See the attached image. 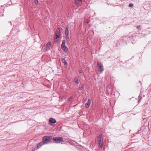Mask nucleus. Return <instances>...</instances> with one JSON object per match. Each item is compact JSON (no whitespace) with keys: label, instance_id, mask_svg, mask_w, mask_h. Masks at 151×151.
I'll return each mask as SVG.
<instances>
[{"label":"nucleus","instance_id":"f8f14e48","mask_svg":"<svg viewBox=\"0 0 151 151\" xmlns=\"http://www.w3.org/2000/svg\"><path fill=\"white\" fill-rule=\"evenodd\" d=\"M61 61L64 64V65L66 66H67L68 63L66 62L64 58H62L61 59Z\"/></svg>","mask_w":151,"mask_h":151},{"label":"nucleus","instance_id":"ddd939ff","mask_svg":"<svg viewBox=\"0 0 151 151\" xmlns=\"http://www.w3.org/2000/svg\"><path fill=\"white\" fill-rule=\"evenodd\" d=\"M65 40H63L62 42V45H61V48L65 47Z\"/></svg>","mask_w":151,"mask_h":151},{"label":"nucleus","instance_id":"a211bd4d","mask_svg":"<svg viewBox=\"0 0 151 151\" xmlns=\"http://www.w3.org/2000/svg\"><path fill=\"white\" fill-rule=\"evenodd\" d=\"M133 4H130L129 5V6L130 7H133Z\"/></svg>","mask_w":151,"mask_h":151},{"label":"nucleus","instance_id":"0eeeda50","mask_svg":"<svg viewBox=\"0 0 151 151\" xmlns=\"http://www.w3.org/2000/svg\"><path fill=\"white\" fill-rule=\"evenodd\" d=\"M91 100L90 99H88V101L85 104V107L86 108H88L90 106L91 104Z\"/></svg>","mask_w":151,"mask_h":151},{"label":"nucleus","instance_id":"dca6fc26","mask_svg":"<svg viewBox=\"0 0 151 151\" xmlns=\"http://www.w3.org/2000/svg\"><path fill=\"white\" fill-rule=\"evenodd\" d=\"M99 144L100 147V148H102L103 146V142H101L100 143H99Z\"/></svg>","mask_w":151,"mask_h":151},{"label":"nucleus","instance_id":"7ed1b4c3","mask_svg":"<svg viewBox=\"0 0 151 151\" xmlns=\"http://www.w3.org/2000/svg\"><path fill=\"white\" fill-rule=\"evenodd\" d=\"M69 27L67 26L65 29V39L67 41L69 40V37L68 36L69 32Z\"/></svg>","mask_w":151,"mask_h":151},{"label":"nucleus","instance_id":"20e7f679","mask_svg":"<svg viewBox=\"0 0 151 151\" xmlns=\"http://www.w3.org/2000/svg\"><path fill=\"white\" fill-rule=\"evenodd\" d=\"M51 43L50 42H48L47 43V44L46 46V47H45L46 48H45V51H47L50 49V47H51Z\"/></svg>","mask_w":151,"mask_h":151},{"label":"nucleus","instance_id":"423d86ee","mask_svg":"<svg viewBox=\"0 0 151 151\" xmlns=\"http://www.w3.org/2000/svg\"><path fill=\"white\" fill-rule=\"evenodd\" d=\"M60 36V30L59 29L56 30V37L55 38L56 39L59 38Z\"/></svg>","mask_w":151,"mask_h":151},{"label":"nucleus","instance_id":"f3484780","mask_svg":"<svg viewBox=\"0 0 151 151\" xmlns=\"http://www.w3.org/2000/svg\"><path fill=\"white\" fill-rule=\"evenodd\" d=\"M38 0H35V4H37L38 3Z\"/></svg>","mask_w":151,"mask_h":151},{"label":"nucleus","instance_id":"1a4fd4ad","mask_svg":"<svg viewBox=\"0 0 151 151\" xmlns=\"http://www.w3.org/2000/svg\"><path fill=\"white\" fill-rule=\"evenodd\" d=\"M75 1L77 5H81V0H75Z\"/></svg>","mask_w":151,"mask_h":151},{"label":"nucleus","instance_id":"39448f33","mask_svg":"<svg viewBox=\"0 0 151 151\" xmlns=\"http://www.w3.org/2000/svg\"><path fill=\"white\" fill-rule=\"evenodd\" d=\"M97 66L99 71L102 72L103 71V69L102 68L101 63L99 62H98L97 63Z\"/></svg>","mask_w":151,"mask_h":151},{"label":"nucleus","instance_id":"6e6552de","mask_svg":"<svg viewBox=\"0 0 151 151\" xmlns=\"http://www.w3.org/2000/svg\"><path fill=\"white\" fill-rule=\"evenodd\" d=\"M102 134H100L99 135L97 139V142L99 143L101 142V139L102 137Z\"/></svg>","mask_w":151,"mask_h":151},{"label":"nucleus","instance_id":"f03ea898","mask_svg":"<svg viewBox=\"0 0 151 151\" xmlns=\"http://www.w3.org/2000/svg\"><path fill=\"white\" fill-rule=\"evenodd\" d=\"M52 137L51 136L44 137L43 138V142L45 144H47L48 142L52 139Z\"/></svg>","mask_w":151,"mask_h":151},{"label":"nucleus","instance_id":"4468645a","mask_svg":"<svg viewBox=\"0 0 151 151\" xmlns=\"http://www.w3.org/2000/svg\"><path fill=\"white\" fill-rule=\"evenodd\" d=\"M62 48L63 49V50L65 52H67L68 49L67 47L66 46L63 47H62Z\"/></svg>","mask_w":151,"mask_h":151},{"label":"nucleus","instance_id":"2eb2a0df","mask_svg":"<svg viewBox=\"0 0 151 151\" xmlns=\"http://www.w3.org/2000/svg\"><path fill=\"white\" fill-rule=\"evenodd\" d=\"M74 81L77 84L78 83V78H75L74 79Z\"/></svg>","mask_w":151,"mask_h":151},{"label":"nucleus","instance_id":"9d476101","mask_svg":"<svg viewBox=\"0 0 151 151\" xmlns=\"http://www.w3.org/2000/svg\"><path fill=\"white\" fill-rule=\"evenodd\" d=\"M45 144L44 143L42 142H41L39 143L37 146V148L38 149L41 147L43 145Z\"/></svg>","mask_w":151,"mask_h":151},{"label":"nucleus","instance_id":"9b49d317","mask_svg":"<svg viewBox=\"0 0 151 151\" xmlns=\"http://www.w3.org/2000/svg\"><path fill=\"white\" fill-rule=\"evenodd\" d=\"M50 122L52 123H55L56 122V120L54 119L53 118H50L49 120Z\"/></svg>","mask_w":151,"mask_h":151},{"label":"nucleus","instance_id":"f257e3e1","mask_svg":"<svg viewBox=\"0 0 151 151\" xmlns=\"http://www.w3.org/2000/svg\"><path fill=\"white\" fill-rule=\"evenodd\" d=\"M63 140V138L60 137H55L53 139V142L56 143H60Z\"/></svg>","mask_w":151,"mask_h":151}]
</instances>
